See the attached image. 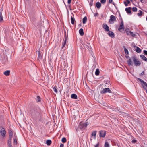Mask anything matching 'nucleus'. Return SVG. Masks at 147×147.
Listing matches in <instances>:
<instances>
[{
  "instance_id": "f257e3e1",
  "label": "nucleus",
  "mask_w": 147,
  "mask_h": 147,
  "mask_svg": "<svg viewBox=\"0 0 147 147\" xmlns=\"http://www.w3.org/2000/svg\"><path fill=\"white\" fill-rule=\"evenodd\" d=\"M31 115L37 118L38 117H41L40 110L38 107L36 106L33 107L30 111Z\"/></svg>"
},
{
  "instance_id": "f03ea898",
  "label": "nucleus",
  "mask_w": 147,
  "mask_h": 147,
  "mask_svg": "<svg viewBox=\"0 0 147 147\" xmlns=\"http://www.w3.org/2000/svg\"><path fill=\"white\" fill-rule=\"evenodd\" d=\"M131 59H132L135 66H139L141 64V62L137 59L136 56L134 55L131 57Z\"/></svg>"
},
{
  "instance_id": "7ed1b4c3",
  "label": "nucleus",
  "mask_w": 147,
  "mask_h": 147,
  "mask_svg": "<svg viewBox=\"0 0 147 147\" xmlns=\"http://www.w3.org/2000/svg\"><path fill=\"white\" fill-rule=\"evenodd\" d=\"M88 125L87 122H85L84 123H83L81 122L79 124V125L78 128V129H80L82 130H84Z\"/></svg>"
},
{
  "instance_id": "20e7f679",
  "label": "nucleus",
  "mask_w": 147,
  "mask_h": 147,
  "mask_svg": "<svg viewBox=\"0 0 147 147\" xmlns=\"http://www.w3.org/2000/svg\"><path fill=\"white\" fill-rule=\"evenodd\" d=\"M120 26L118 28V30L120 32H121V30L123 31L124 30L123 22L122 18H121V22L119 24Z\"/></svg>"
},
{
  "instance_id": "39448f33",
  "label": "nucleus",
  "mask_w": 147,
  "mask_h": 147,
  "mask_svg": "<svg viewBox=\"0 0 147 147\" xmlns=\"http://www.w3.org/2000/svg\"><path fill=\"white\" fill-rule=\"evenodd\" d=\"M107 92L109 93H112V92L109 88H103L102 90H101L100 93L101 94H104Z\"/></svg>"
},
{
  "instance_id": "423d86ee",
  "label": "nucleus",
  "mask_w": 147,
  "mask_h": 147,
  "mask_svg": "<svg viewBox=\"0 0 147 147\" xmlns=\"http://www.w3.org/2000/svg\"><path fill=\"white\" fill-rule=\"evenodd\" d=\"M0 133L2 136L4 137L6 134V131L4 128L2 126L0 127Z\"/></svg>"
},
{
  "instance_id": "0eeeda50",
  "label": "nucleus",
  "mask_w": 147,
  "mask_h": 147,
  "mask_svg": "<svg viewBox=\"0 0 147 147\" xmlns=\"http://www.w3.org/2000/svg\"><path fill=\"white\" fill-rule=\"evenodd\" d=\"M125 31L126 33L128 35L131 36L133 37H134L135 35V34H134L131 31H129V29H126L125 30Z\"/></svg>"
},
{
  "instance_id": "6e6552de",
  "label": "nucleus",
  "mask_w": 147,
  "mask_h": 147,
  "mask_svg": "<svg viewBox=\"0 0 147 147\" xmlns=\"http://www.w3.org/2000/svg\"><path fill=\"white\" fill-rule=\"evenodd\" d=\"M125 57L127 59L129 58V59L127 61V62L128 66H132L133 65V63L132 62L131 58H130V57L129 56L127 55L125 56Z\"/></svg>"
},
{
  "instance_id": "1a4fd4ad",
  "label": "nucleus",
  "mask_w": 147,
  "mask_h": 147,
  "mask_svg": "<svg viewBox=\"0 0 147 147\" xmlns=\"http://www.w3.org/2000/svg\"><path fill=\"white\" fill-rule=\"evenodd\" d=\"M106 131L104 130H100L99 131V136L100 137L104 138L106 135Z\"/></svg>"
},
{
  "instance_id": "9d476101",
  "label": "nucleus",
  "mask_w": 147,
  "mask_h": 147,
  "mask_svg": "<svg viewBox=\"0 0 147 147\" xmlns=\"http://www.w3.org/2000/svg\"><path fill=\"white\" fill-rule=\"evenodd\" d=\"M103 28L105 29V31L108 32L109 30V27L106 24L104 23L103 24Z\"/></svg>"
},
{
  "instance_id": "9b49d317",
  "label": "nucleus",
  "mask_w": 147,
  "mask_h": 147,
  "mask_svg": "<svg viewBox=\"0 0 147 147\" xmlns=\"http://www.w3.org/2000/svg\"><path fill=\"white\" fill-rule=\"evenodd\" d=\"M131 8L129 7L128 8H126L125 9V10L126 12L129 14L131 15L132 14V12L131 11Z\"/></svg>"
},
{
  "instance_id": "f8f14e48",
  "label": "nucleus",
  "mask_w": 147,
  "mask_h": 147,
  "mask_svg": "<svg viewBox=\"0 0 147 147\" xmlns=\"http://www.w3.org/2000/svg\"><path fill=\"white\" fill-rule=\"evenodd\" d=\"M108 34L112 38H114L115 35L114 33L112 31H108Z\"/></svg>"
},
{
  "instance_id": "ddd939ff",
  "label": "nucleus",
  "mask_w": 147,
  "mask_h": 147,
  "mask_svg": "<svg viewBox=\"0 0 147 147\" xmlns=\"http://www.w3.org/2000/svg\"><path fill=\"white\" fill-rule=\"evenodd\" d=\"M134 48L135 49L136 51L138 53H140L141 52V50L138 47L135 46H134Z\"/></svg>"
},
{
  "instance_id": "4468645a",
  "label": "nucleus",
  "mask_w": 147,
  "mask_h": 147,
  "mask_svg": "<svg viewBox=\"0 0 147 147\" xmlns=\"http://www.w3.org/2000/svg\"><path fill=\"white\" fill-rule=\"evenodd\" d=\"M137 79L143 83L146 87L147 86V83L142 79L138 78H137Z\"/></svg>"
},
{
  "instance_id": "2eb2a0df",
  "label": "nucleus",
  "mask_w": 147,
  "mask_h": 147,
  "mask_svg": "<svg viewBox=\"0 0 147 147\" xmlns=\"http://www.w3.org/2000/svg\"><path fill=\"white\" fill-rule=\"evenodd\" d=\"M116 20V17L113 15L110 16L109 20L111 21H114Z\"/></svg>"
},
{
  "instance_id": "dca6fc26",
  "label": "nucleus",
  "mask_w": 147,
  "mask_h": 147,
  "mask_svg": "<svg viewBox=\"0 0 147 147\" xmlns=\"http://www.w3.org/2000/svg\"><path fill=\"white\" fill-rule=\"evenodd\" d=\"M95 6L98 9L100 8L101 6V4L99 2H97L96 3Z\"/></svg>"
},
{
  "instance_id": "f3484780",
  "label": "nucleus",
  "mask_w": 147,
  "mask_h": 147,
  "mask_svg": "<svg viewBox=\"0 0 147 147\" xmlns=\"http://www.w3.org/2000/svg\"><path fill=\"white\" fill-rule=\"evenodd\" d=\"M140 57L143 60L147 62V58L144 55H140Z\"/></svg>"
},
{
  "instance_id": "a211bd4d",
  "label": "nucleus",
  "mask_w": 147,
  "mask_h": 147,
  "mask_svg": "<svg viewBox=\"0 0 147 147\" xmlns=\"http://www.w3.org/2000/svg\"><path fill=\"white\" fill-rule=\"evenodd\" d=\"M79 33L80 35L83 36L84 35L83 29L82 28L80 29L79 30Z\"/></svg>"
},
{
  "instance_id": "6ab92c4d",
  "label": "nucleus",
  "mask_w": 147,
  "mask_h": 147,
  "mask_svg": "<svg viewBox=\"0 0 147 147\" xmlns=\"http://www.w3.org/2000/svg\"><path fill=\"white\" fill-rule=\"evenodd\" d=\"M71 98L76 99H77V96L75 94H72L71 95Z\"/></svg>"
},
{
  "instance_id": "aec40b11",
  "label": "nucleus",
  "mask_w": 147,
  "mask_h": 147,
  "mask_svg": "<svg viewBox=\"0 0 147 147\" xmlns=\"http://www.w3.org/2000/svg\"><path fill=\"white\" fill-rule=\"evenodd\" d=\"M123 3L125 6H127L128 4L130 3V1L129 0H126V1H124Z\"/></svg>"
},
{
  "instance_id": "412c9836",
  "label": "nucleus",
  "mask_w": 147,
  "mask_h": 147,
  "mask_svg": "<svg viewBox=\"0 0 147 147\" xmlns=\"http://www.w3.org/2000/svg\"><path fill=\"white\" fill-rule=\"evenodd\" d=\"M87 21V18L86 16H85L82 19V22L84 24L86 23V21Z\"/></svg>"
},
{
  "instance_id": "4be33fe9",
  "label": "nucleus",
  "mask_w": 147,
  "mask_h": 147,
  "mask_svg": "<svg viewBox=\"0 0 147 147\" xmlns=\"http://www.w3.org/2000/svg\"><path fill=\"white\" fill-rule=\"evenodd\" d=\"M10 71L6 70L4 72V74L6 76H9L10 74Z\"/></svg>"
},
{
  "instance_id": "5701e85b",
  "label": "nucleus",
  "mask_w": 147,
  "mask_h": 147,
  "mask_svg": "<svg viewBox=\"0 0 147 147\" xmlns=\"http://www.w3.org/2000/svg\"><path fill=\"white\" fill-rule=\"evenodd\" d=\"M41 98L39 96H37L36 98V101L37 102H40L41 101Z\"/></svg>"
},
{
  "instance_id": "b1692460",
  "label": "nucleus",
  "mask_w": 147,
  "mask_h": 147,
  "mask_svg": "<svg viewBox=\"0 0 147 147\" xmlns=\"http://www.w3.org/2000/svg\"><path fill=\"white\" fill-rule=\"evenodd\" d=\"M123 48H124V51L125 52V53L126 55H128L129 54V52L128 51V50L127 49L125 46H124L123 47Z\"/></svg>"
},
{
  "instance_id": "393cba45",
  "label": "nucleus",
  "mask_w": 147,
  "mask_h": 147,
  "mask_svg": "<svg viewBox=\"0 0 147 147\" xmlns=\"http://www.w3.org/2000/svg\"><path fill=\"white\" fill-rule=\"evenodd\" d=\"M38 59H42V56L40 52L39 51H38Z\"/></svg>"
},
{
  "instance_id": "a878e982",
  "label": "nucleus",
  "mask_w": 147,
  "mask_h": 147,
  "mask_svg": "<svg viewBox=\"0 0 147 147\" xmlns=\"http://www.w3.org/2000/svg\"><path fill=\"white\" fill-rule=\"evenodd\" d=\"M52 88H53V90L56 93H57L58 92V91H57V87L56 86H55L54 87H53V86H52Z\"/></svg>"
},
{
  "instance_id": "bb28decb",
  "label": "nucleus",
  "mask_w": 147,
  "mask_h": 147,
  "mask_svg": "<svg viewBox=\"0 0 147 147\" xmlns=\"http://www.w3.org/2000/svg\"><path fill=\"white\" fill-rule=\"evenodd\" d=\"M51 141L50 140H48L46 141V144L48 145H50L51 144Z\"/></svg>"
},
{
  "instance_id": "cd10ccee",
  "label": "nucleus",
  "mask_w": 147,
  "mask_h": 147,
  "mask_svg": "<svg viewBox=\"0 0 147 147\" xmlns=\"http://www.w3.org/2000/svg\"><path fill=\"white\" fill-rule=\"evenodd\" d=\"M71 24L74 25V22L75 21V20L74 18H73L72 16L71 17Z\"/></svg>"
},
{
  "instance_id": "c85d7f7f",
  "label": "nucleus",
  "mask_w": 147,
  "mask_h": 147,
  "mask_svg": "<svg viewBox=\"0 0 147 147\" xmlns=\"http://www.w3.org/2000/svg\"><path fill=\"white\" fill-rule=\"evenodd\" d=\"M104 147H110L109 145V143L107 141H105Z\"/></svg>"
},
{
  "instance_id": "c756f323",
  "label": "nucleus",
  "mask_w": 147,
  "mask_h": 147,
  "mask_svg": "<svg viewBox=\"0 0 147 147\" xmlns=\"http://www.w3.org/2000/svg\"><path fill=\"white\" fill-rule=\"evenodd\" d=\"M100 71L99 69L98 68L96 70L95 74L96 75L98 76L99 75Z\"/></svg>"
},
{
  "instance_id": "7c9ffc66",
  "label": "nucleus",
  "mask_w": 147,
  "mask_h": 147,
  "mask_svg": "<svg viewBox=\"0 0 147 147\" xmlns=\"http://www.w3.org/2000/svg\"><path fill=\"white\" fill-rule=\"evenodd\" d=\"M97 131H94L92 133L91 135L93 136H94L96 137Z\"/></svg>"
},
{
  "instance_id": "2f4dec72",
  "label": "nucleus",
  "mask_w": 147,
  "mask_h": 147,
  "mask_svg": "<svg viewBox=\"0 0 147 147\" xmlns=\"http://www.w3.org/2000/svg\"><path fill=\"white\" fill-rule=\"evenodd\" d=\"M142 11L141 10H139V13H137V15L139 16H140L142 15Z\"/></svg>"
},
{
  "instance_id": "473e14b6",
  "label": "nucleus",
  "mask_w": 147,
  "mask_h": 147,
  "mask_svg": "<svg viewBox=\"0 0 147 147\" xmlns=\"http://www.w3.org/2000/svg\"><path fill=\"white\" fill-rule=\"evenodd\" d=\"M7 145L8 147H12L11 141H7Z\"/></svg>"
},
{
  "instance_id": "72a5a7b5",
  "label": "nucleus",
  "mask_w": 147,
  "mask_h": 147,
  "mask_svg": "<svg viewBox=\"0 0 147 147\" xmlns=\"http://www.w3.org/2000/svg\"><path fill=\"white\" fill-rule=\"evenodd\" d=\"M3 17L2 15L1 12H0V22L3 21Z\"/></svg>"
},
{
  "instance_id": "f704fd0d",
  "label": "nucleus",
  "mask_w": 147,
  "mask_h": 147,
  "mask_svg": "<svg viewBox=\"0 0 147 147\" xmlns=\"http://www.w3.org/2000/svg\"><path fill=\"white\" fill-rule=\"evenodd\" d=\"M61 141H62V142L63 143H65L66 142V139L65 138L63 137L62 138Z\"/></svg>"
},
{
  "instance_id": "c9c22d12",
  "label": "nucleus",
  "mask_w": 147,
  "mask_h": 147,
  "mask_svg": "<svg viewBox=\"0 0 147 147\" xmlns=\"http://www.w3.org/2000/svg\"><path fill=\"white\" fill-rule=\"evenodd\" d=\"M63 42L62 43V49H63V48H64L66 44V41H65V40H63Z\"/></svg>"
},
{
  "instance_id": "e433bc0d",
  "label": "nucleus",
  "mask_w": 147,
  "mask_h": 147,
  "mask_svg": "<svg viewBox=\"0 0 147 147\" xmlns=\"http://www.w3.org/2000/svg\"><path fill=\"white\" fill-rule=\"evenodd\" d=\"M108 1L109 3H112L114 5H115V3L113 2V0H108Z\"/></svg>"
},
{
  "instance_id": "4c0bfd02",
  "label": "nucleus",
  "mask_w": 147,
  "mask_h": 147,
  "mask_svg": "<svg viewBox=\"0 0 147 147\" xmlns=\"http://www.w3.org/2000/svg\"><path fill=\"white\" fill-rule=\"evenodd\" d=\"M9 136H13V133L11 130H9Z\"/></svg>"
},
{
  "instance_id": "58836bf2",
  "label": "nucleus",
  "mask_w": 147,
  "mask_h": 147,
  "mask_svg": "<svg viewBox=\"0 0 147 147\" xmlns=\"http://www.w3.org/2000/svg\"><path fill=\"white\" fill-rule=\"evenodd\" d=\"M132 10L133 12H136L137 10V9L136 7H133L132 8Z\"/></svg>"
},
{
  "instance_id": "ea45409f",
  "label": "nucleus",
  "mask_w": 147,
  "mask_h": 147,
  "mask_svg": "<svg viewBox=\"0 0 147 147\" xmlns=\"http://www.w3.org/2000/svg\"><path fill=\"white\" fill-rule=\"evenodd\" d=\"M93 0H90V2L89 4V5L90 7L92 6L93 5Z\"/></svg>"
},
{
  "instance_id": "a19ab883",
  "label": "nucleus",
  "mask_w": 147,
  "mask_h": 147,
  "mask_svg": "<svg viewBox=\"0 0 147 147\" xmlns=\"http://www.w3.org/2000/svg\"><path fill=\"white\" fill-rule=\"evenodd\" d=\"M106 0H101L100 1V2L102 4H104L106 2Z\"/></svg>"
},
{
  "instance_id": "79ce46f5",
  "label": "nucleus",
  "mask_w": 147,
  "mask_h": 147,
  "mask_svg": "<svg viewBox=\"0 0 147 147\" xmlns=\"http://www.w3.org/2000/svg\"><path fill=\"white\" fill-rule=\"evenodd\" d=\"M140 1L142 3H146V1L145 0H140Z\"/></svg>"
},
{
  "instance_id": "37998d69",
  "label": "nucleus",
  "mask_w": 147,
  "mask_h": 147,
  "mask_svg": "<svg viewBox=\"0 0 147 147\" xmlns=\"http://www.w3.org/2000/svg\"><path fill=\"white\" fill-rule=\"evenodd\" d=\"M14 142L15 144H17V140L16 139H14Z\"/></svg>"
},
{
  "instance_id": "c03bdc74",
  "label": "nucleus",
  "mask_w": 147,
  "mask_h": 147,
  "mask_svg": "<svg viewBox=\"0 0 147 147\" xmlns=\"http://www.w3.org/2000/svg\"><path fill=\"white\" fill-rule=\"evenodd\" d=\"M144 53L146 55H147V51L144 50L143 51Z\"/></svg>"
},
{
  "instance_id": "a18cd8bd",
  "label": "nucleus",
  "mask_w": 147,
  "mask_h": 147,
  "mask_svg": "<svg viewBox=\"0 0 147 147\" xmlns=\"http://www.w3.org/2000/svg\"><path fill=\"white\" fill-rule=\"evenodd\" d=\"M9 136V140H8V141H11V140L12 139V136Z\"/></svg>"
},
{
  "instance_id": "49530a36",
  "label": "nucleus",
  "mask_w": 147,
  "mask_h": 147,
  "mask_svg": "<svg viewBox=\"0 0 147 147\" xmlns=\"http://www.w3.org/2000/svg\"><path fill=\"white\" fill-rule=\"evenodd\" d=\"M137 141L136 140H133L131 142L133 143H136L137 142Z\"/></svg>"
},
{
  "instance_id": "de8ad7c7",
  "label": "nucleus",
  "mask_w": 147,
  "mask_h": 147,
  "mask_svg": "<svg viewBox=\"0 0 147 147\" xmlns=\"http://www.w3.org/2000/svg\"><path fill=\"white\" fill-rule=\"evenodd\" d=\"M67 40V36H66V33L65 34V36H64V39L63 40H65L66 41Z\"/></svg>"
},
{
  "instance_id": "09e8293b",
  "label": "nucleus",
  "mask_w": 147,
  "mask_h": 147,
  "mask_svg": "<svg viewBox=\"0 0 147 147\" xmlns=\"http://www.w3.org/2000/svg\"><path fill=\"white\" fill-rule=\"evenodd\" d=\"M143 88L144 90H146V92L147 93V89L143 85Z\"/></svg>"
},
{
  "instance_id": "8fccbe9b",
  "label": "nucleus",
  "mask_w": 147,
  "mask_h": 147,
  "mask_svg": "<svg viewBox=\"0 0 147 147\" xmlns=\"http://www.w3.org/2000/svg\"><path fill=\"white\" fill-rule=\"evenodd\" d=\"M99 143L98 142L96 145L95 146V147H99Z\"/></svg>"
},
{
  "instance_id": "3c124183",
  "label": "nucleus",
  "mask_w": 147,
  "mask_h": 147,
  "mask_svg": "<svg viewBox=\"0 0 147 147\" xmlns=\"http://www.w3.org/2000/svg\"><path fill=\"white\" fill-rule=\"evenodd\" d=\"M71 2V0H68L67 3L69 4H70Z\"/></svg>"
},
{
  "instance_id": "603ef678",
  "label": "nucleus",
  "mask_w": 147,
  "mask_h": 147,
  "mask_svg": "<svg viewBox=\"0 0 147 147\" xmlns=\"http://www.w3.org/2000/svg\"><path fill=\"white\" fill-rule=\"evenodd\" d=\"M144 71L143 72H142L140 74L141 76H143L144 75Z\"/></svg>"
},
{
  "instance_id": "864d4df0",
  "label": "nucleus",
  "mask_w": 147,
  "mask_h": 147,
  "mask_svg": "<svg viewBox=\"0 0 147 147\" xmlns=\"http://www.w3.org/2000/svg\"><path fill=\"white\" fill-rule=\"evenodd\" d=\"M64 147V145L63 144H61L60 145V147Z\"/></svg>"
},
{
  "instance_id": "5fc2aeb1",
  "label": "nucleus",
  "mask_w": 147,
  "mask_h": 147,
  "mask_svg": "<svg viewBox=\"0 0 147 147\" xmlns=\"http://www.w3.org/2000/svg\"><path fill=\"white\" fill-rule=\"evenodd\" d=\"M119 19H120V20H121V18H122V17L121 16L120 14L119 13Z\"/></svg>"
},
{
  "instance_id": "6e6d98bb",
  "label": "nucleus",
  "mask_w": 147,
  "mask_h": 147,
  "mask_svg": "<svg viewBox=\"0 0 147 147\" xmlns=\"http://www.w3.org/2000/svg\"><path fill=\"white\" fill-rule=\"evenodd\" d=\"M98 13H95V14H94V16H98Z\"/></svg>"
},
{
  "instance_id": "4d7b16f0",
  "label": "nucleus",
  "mask_w": 147,
  "mask_h": 147,
  "mask_svg": "<svg viewBox=\"0 0 147 147\" xmlns=\"http://www.w3.org/2000/svg\"><path fill=\"white\" fill-rule=\"evenodd\" d=\"M63 2L65 4V3H64V1L63 0Z\"/></svg>"
},
{
  "instance_id": "13d9d810",
  "label": "nucleus",
  "mask_w": 147,
  "mask_h": 147,
  "mask_svg": "<svg viewBox=\"0 0 147 147\" xmlns=\"http://www.w3.org/2000/svg\"><path fill=\"white\" fill-rule=\"evenodd\" d=\"M27 0V1H29V0Z\"/></svg>"
},
{
  "instance_id": "bf43d9fd",
  "label": "nucleus",
  "mask_w": 147,
  "mask_h": 147,
  "mask_svg": "<svg viewBox=\"0 0 147 147\" xmlns=\"http://www.w3.org/2000/svg\"><path fill=\"white\" fill-rule=\"evenodd\" d=\"M146 87L147 88V86Z\"/></svg>"
}]
</instances>
